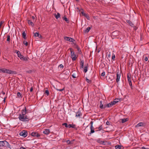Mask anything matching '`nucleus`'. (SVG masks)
<instances>
[{
	"mask_svg": "<svg viewBox=\"0 0 149 149\" xmlns=\"http://www.w3.org/2000/svg\"><path fill=\"white\" fill-rule=\"evenodd\" d=\"M106 107H107V104H104L103 105V109L105 108Z\"/></svg>",
	"mask_w": 149,
	"mask_h": 149,
	"instance_id": "obj_43",
	"label": "nucleus"
},
{
	"mask_svg": "<svg viewBox=\"0 0 149 149\" xmlns=\"http://www.w3.org/2000/svg\"><path fill=\"white\" fill-rule=\"evenodd\" d=\"M17 96L19 97H22V95L20 92H18L17 93Z\"/></svg>",
	"mask_w": 149,
	"mask_h": 149,
	"instance_id": "obj_36",
	"label": "nucleus"
},
{
	"mask_svg": "<svg viewBox=\"0 0 149 149\" xmlns=\"http://www.w3.org/2000/svg\"><path fill=\"white\" fill-rule=\"evenodd\" d=\"M23 43L24 45H25L26 46L28 45V43L26 41H24Z\"/></svg>",
	"mask_w": 149,
	"mask_h": 149,
	"instance_id": "obj_37",
	"label": "nucleus"
},
{
	"mask_svg": "<svg viewBox=\"0 0 149 149\" xmlns=\"http://www.w3.org/2000/svg\"><path fill=\"white\" fill-rule=\"evenodd\" d=\"M10 40V38H7V41H9Z\"/></svg>",
	"mask_w": 149,
	"mask_h": 149,
	"instance_id": "obj_54",
	"label": "nucleus"
},
{
	"mask_svg": "<svg viewBox=\"0 0 149 149\" xmlns=\"http://www.w3.org/2000/svg\"><path fill=\"white\" fill-rule=\"evenodd\" d=\"M143 123L142 122H140L137 125H136V127H141L143 126Z\"/></svg>",
	"mask_w": 149,
	"mask_h": 149,
	"instance_id": "obj_12",
	"label": "nucleus"
},
{
	"mask_svg": "<svg viewBox=\"0 0 149 149\" xmlns=\"http://www.w3.org/2000/svg\"><path fill=\"white\" fill-rule=\"evenodd\" d=\"M105 72H103L101 73V75L103 77L105 75Z\"/></svg>",
	"mask_w": 149,
	"mask_h": 149,
	"instance_id": "obj_41",
	"label": "nucleus"
},
{
	"mask_svg": "<svg viewBox=\"0 0 149 149\" xmlns=\"http://www.w3.org/2000/svg\"><path fill=\"white\" fill-rule=\"evenodd\" d=\"M3 23V21H1V22H0V25H1V26L2 24Z\"/></svg>",
	"mask_w": 149,
	"mask_h": 149,
	"instance_id": "obj_52",
	"label": "nucleus"
},
{
	"mask_svg": "<svg viewBox=\"0 0 149 149\" xmlns=\"http://www.w3.org/2000/svg\"><path fill=\"white\" fill-rule=\"evenodd\" d=\"M102 126H100V127H99L98 128V129L100 131V130H102Z\"/></svg>",
	"mask_w": 149,
	"mask_h": 149,
	"instance_id": "obj_44",
	"label": "nucleus"
},
{
	"mask_svg": "<svg viewBox=\"0 0 149 149\" xmlns=\"http://www.w3.org/2000/svg\"><path fill=\"white\" fill-rule=\"evenodd\" d=\"M86 79L87 82L88 83H89V82H90V80L87 77L86 78Z\"/></svg>",
	"mask_w": 149,
	"mask_h": 149,
	"instance_id": "obj_46",
	"label": "nucleus"
},
{
	"mask_svg": "<svg viewBox=\"0 0 149 149\" xmlns=\"http://www.w3.org/2000/svg\"><path fill=\"white\" fill-rule=\"evenodd\" d=\"M113 104V105L115 104L116 103L118 102V101H115L114 100L113 102H111Z\"/></svg>",
	"mask_w": 149,
	"mask_h": 149,
	"instance_id": "obj_40",
	"label": "nucleus"
},
{
	"mask_svg": "<svg viewBox=\"0 0 149 149\" xmlns=\"http://www.w3.org/2000/svg\"><path fill=\"white\" fill-rule=\"evenodd\" d=\"M88 66H86L85 67L84 70V72L86 73L88 71Z\"/></svg>",
	"mask_w": 149,
	"mask_h": 149,
	"instance_id": "obj_22",
	"label": "nucleus"
},
{
	"mask_svg": "<svg viewBox=\"0 0 149 149\" xmlns=\"http://www.w3.org/2000/svg\"><path fill=\"white\" fill-rule=\"evenodd\" d=\"M5 145L6 147L9 148L10 149H11L12 148V146L10 145L9 143L6 141Z\"/></svg>",
	"mask_w": 149,
	"mask_h": 149,
	"instance_id": "obj_10",
	"label": "nucleus"
},
{
	"mask_svg": "<svg viewBox=\"0 0 149 149\" xmlns=\"http://www.w3.org/2000/svg\"><path fill=\"white\" fill-rule=\"evenodd\" d=\"M22 35L23 37H26V33L24 31L23 32Z\"/></svg>",
	"mask_w": 149,
	"mask_h": 149,
	"instance_id": "obj_33",
	"label": "nucleus"
},
{
	"mask_svg": "<svg viewBox=\"0 0 149 149\" xmlns=\"http://www.w3.org/2000/svg\"><path fill=\"white\" fill-rule=\"evenodd\" d=\"M28 23L29 25L31 26H34L33 23L30 20H28Z\"/></svg>",
	"mask_w": 149,
	"mask_h": 149,
	"instance_id": "obj_16",
	"label": "nucleus"
},
{
	"mask_svg": "<svg viewBox=\"0 0 149 149\" xmlns=\"http://www.w3.org/2000/svg\"><path fill=\"white\" fill-rule=\"evenodd\" d=\"M66 143L68 144H71L72 143V142L71 141H70L69 140H67L66 141Z\"/></svg>",
	"mask_w": 149,
	"mask_h": 149,
	"instance_id": "obj_34",
	"label": "nucleus"
},
{
	"mask_svg": "<svg viewBox=\"0 0 149 149\" xmlns=\"http://www.w3.org/2000/svg\"><path fill=\"white\" fill-rule=\"evenodd\" d=\"M128 120V118H123L121 119V122L122 123H124L125 122L127 121Z\"/></svg>",
	"mask_w": 149,
	"mask_h": 149,
	"instance_id": "obj_15",
	"label": "nucleus"
},
{
	"mask_svg": "<svg viewBox=\"0 0 149 149\" xmlns=\"http://www.w3.org/2000/svg\"><path fill=\"white\" fill-rule=\"evenodd\" d=\"M6 141H0V147H3L5 145Z\"/></svg>",
	"mask_w": 149,
	"mask_h": 149,
	"instance_id": "obj_11",
	"label": "nucleus"
},
{
	"mask_svg": "<svg viewBox=\"0 0 149 149\" xmlns=\"http://www.w3.org/2000/svg\"><path fill=\"white\" fill-rule=\"evenodd\" d=\"M144 60L146 61H147L148 60V58L147 57H145Z\"/></svg>",
	"mask_w": 149,
	"mask_h": 149,
	"instance_id": "obj_47",
	"label": "nucleus"
},
{
	"mask_svg": "<svg viewBox=\"0 0 149 149\" xmlns=\"http://www.w3.org/2000/svg\"><path fill=\"white\" fill-rule=\"evenodd\" d=\"M33 90V88L32 87L31 89H30V91L31 92H32Z\"/></svg>",
	"mask_w": 149,
	"mask_h": 149,
	"instance_id": "obj_53",
	"label": "nucleus"
},
{
	"mask_svg": "<svg viewBox=\"0 0 149 149\" xmlns=\"http://www.w3.org/2000/svg\"><path fill=\"white\" fill-rule=\"evenodd\" d=\"M6 98L5 97L4 99V100H3V101L4 102H5V100H6Z\"/></svg>",
	"mask_w": 149,
	"mask_h": 149,
	"instance_id": "obj_57",
	"label": "nucleus"
},
{
	"mask_svg": "<svg viewBox=\"0 0 149 149\" xmlns=\"http://www.w3.org/2000/svg\"><path fill=\"white\" fill-rule=\"evenodd\" d=\"M65 39L70 42H73V43H75V40L73 38H64Z\"/></svg>",
	"mask_w": 149,
	"mask_h": 149,
	"instance_id": "obj_8",
	"label": "nucleus"
},
{
	"mask_svg": "<svg viewBox=\"0 0 149 149\" xmlns=\"http://www.w3.org/2000/svg\"><path fill=\"white\" fill-rule=\"evenodd\" d=\"M74 126H75L74 125H73L72 124H69V125L68 128H70L72 127V128H74Z\"/></svg>",
	"mask_w": 149,
	"mask_h": 149,
	"instance_id": "obj_29",
	"label": "nucleus"
},
{
	"mask_svg": "<svg viewBox=\"0 0 149 149\" xmlns=\"http://www.w3.org/2000/svg\"><path fill=\"white\" fill-rule=\"evenodd\" d=\"M113 106V104L111 102L107 104V107L108 108H109L112 107Z\"/></svg>",
	"mask_w": 149,
	"mask_h": 149,
	"instance_id": "obj_18",
	"label": "nucleus"
},
{
	"mask_svg": "<svg viewBox=\"0 0 149 149\" xmlns=\"http://www.w3.org/2000/svg\"><path fill=\"white\" fill-rule=\"evenodd\" d=\"M90 130L91 132L90 133V134H91L95 132V130L94 128V127L93 126H92L91 127H90Z\"/></svg>",
	"mask_w": 149,
	"mask_h": 149,
	"instance_id": "obj_13",
	"label": "nucleus"
},
{
	"mask_svg": "<svg viewBox=\"0 0 149 149\" xmlns=\"http://www.w3.org/2000/svg\"><path fill=\"white\" fill-rule=\"evenodd\" d=\"M32 18L33 19H34L35 18V17L34 16H32Z\"/></svg>",
	"mask_w": 149,
	"mask_h": 149,
	"instance_id": "obj_59",
	"label": "nucleus"
},
{
	"mask_svg": "<svg viewBox=\"0 0 149 149\" xmlns=\"http://www.w3.org/2000/svg\"><path fill=\"white\" fill-rule=\"evenodd\" d=\"M81 112L79 111H78L76 113V116L77 117H79L80 116Z\"/></svg>",
	"mask_w": 149,
	"mask_h": 149,
	"instance_id": "obj_17",
	"label": "nucleus"
},
{
	"mask_svg": "<svg viewBox=\"0 0 149 149\" xmlns=\"http://www.w3.org/2000/svg\"><path fill=\"white\" fill-rule=\"evenodd\" d=\"M106 124L107 125H110V123L109 122L107 121L106 122Z\"/></svg>",
	"mask_w": 149,
	"mask_h": 149,
	"instance_id": "obj_50",
	"label": "nucleus"
},
{
	"mask_svg": "<svg viewBox=\"0 0 149 149\" xmlns=\"http://www.w3.org/2000/svg\"><path fill=\"white\" fill-rule=\"evenodd\" d=\"M84 65V61L83 60L81 61L80 62V67L81 68H83Z\"/></svg>",
	"mask_w": 149,
	"mask_h": 149,
	"instance_id": "obj_20",
	"label": "nucleus"
},
{
	"mask_svg": "<svg viewBox=\"0 0 149 149\" xmlns=\"http://www.w3.org/2000/svg\"><path fill=\"white\" fill-rule=\"evenodd\" d=\"M141 149H146V148L145 147H142L141 148Z\"/></svg>",
	"mask_w": 149,
	"mask_h": 149,
	"instance_id": "obj_55",
	"label": "nucleus"
},
{
	"mask_svg": "<svg viewBox=\"0 0 149 149\" xmlns=\"http://www.w3.org/2000/svg\"><path fill=\"white\" fill-rule=\"evenodd\" d=\"M15 52L16 53L18 56L19 58L23 61H26L27 60V58L26 57H25L24 56L22 55L19 51L16 50Z\"/></svg>",
	"mask_w": 149,
	"mask_h": 149,
	"instance_id": "obj_3",
	"label": "nucleus"
},
{
	"mask_svg": "<svg viewBox=\"0 0 149 149\" xmlns=\"http://www.w3.org/2000/svg\"><path fill=\"white\" fill-rule=\"evenodd\" d=\"M50 132L49 129H45L43 132V133L46 134H48Z\"/></svg>",
	"mask_w": 149,
	"mask_h": 149,
	"instance_id": "obj_9",
	"label": "nucleus"
},
{
	"mask_svg": "<svg viewBox=\"0 0 149 149\" xmlns=\"http://www.w3.org/2000/svg\"><path fill=\"white\" fill-rule=\"evenodd\" d=\"M91 29V28L90 27H88L84 31V33H86L88 32Z\"/></svg>",
	"mask_w": 149,
	"mask_h": 149,
	"instance_id": "obj_14",
	"label": "nucleus"
},
{
	"mask_svg": "<svg viewBox=\"0 0 149 149\" xmlns=\"http://www.w3.org/2000/svg\"><path fill=\"white\" fill-rule=\"evenodd\" d=\"M129 81V84L131 88H132V83L131 81Z\"/></svg>",
	"mask_w": 149,
	"mask_h": 149,
	"instance_id": "obj_32",
	"label": "nucleus"
},
{
	"mask_svg": "<svg viewBox=\"0 0 149 149\" xmlns=\"http://www.w3.org/2000/svg\"><path fill=\"white\" fill-rule=\"evenodd\" d=\"M119 99H116L114 101H118V102L119 101Z\"/></svg>",
	"mask_w": 149,
	"mask_h": 149,
	"instance_id": "obj_51",
	"label": "nucleus"
},
{
	"mask_svg": "<svg viewBox=\"0 0 149 149\" xmlns=\"http://www.w3.org/2000/svg\"><path fill=\"white\" fill-rule=\"evenodd\" d=\"M116 149H121V146L119 145H117L115 146Z\"/></svg>",
	"mask_w": 149,
	"mask_h": 149,
	"instance_id": "obj_26",
	"label": "nucleus"
},
{
	"mask_svg": "<svg viewBox=\"0 0 149 149\" xmlns=\"http://www.w3.org/2000/svg\"><path fill=\"white\" fill-rule=\"evenodd\" d=\"M100 107L101 109H103V105L102 104V101L100 102Z\"/></svg>",
	"mask_w": 149,
	"mask_h": 149,
	"instance_id": "obj_23",
	"label": "nucleus"
},
{
	"mask_svg": "<svg viewBox=\"0 0 149 149\" xmlns=\"http://www.w3.org/2000/svg\"><path fill=\"white\" fill-rule=\"evenodd\" d=\"M63 125L65 126L66 127L68 128L69 125H68L67 123H64L62 124Z\"/></svg>",
	"mask_w": 149,
	"mask_h": 149,
	"instance_id": "obj_28",
	"label": "nucleus"
},
{
	"mask_svg": "<svg viewBox=\"0 0 149 149\" xmlns=\"http://www.w3.org/2000/svg\"><path fill=\"white\" fill-rule=\"evenodd\" d=\"M26 72L28 73H31L32 72V71L31 70H28Z\"/></svg>",
	"mask_w": 149,
	"mask_h": 149,
	"instance_id": "obj_45",
	"label": "nucleus"
},
{
	"mask_svg": "<svg viewBox=\"0 0 149 149\" xmlns=\"http://www.w3.org/2000/svg\"><path fill=\"white\" fill-rule=\"evenodd\" d=\"M63 65L62 64H60L59 65V67L60 68H63Z\"/></svg>",
	"mask_w": 149,
	"mask_h": 149,
	"instance_id": "obj_42",
	"label": "nucleus"
},
{
	"mask_svg": "<svg viewBox=\"0 0 149 149\" xmlns=\"http://www.w3.org/2000/svg\"><path fill=\"white\" fill-rule=\"evenodd\" d=\"M1 34H0V37L1 36Z\"/></svg>",
	"mask_w": 149,
	"mask_h": 149,
	"instance_id": "obj_62",
	"label": "nucleus"
},
{
	"mask_svg": "<svg viewBox=\"0 0 149 149\" xmlns=\"http://www.w3.org/2000/svg\"><path fill=\"white\" fill-rule=\"evenodd\" d=\"M19 135L24 137H26L27 135V132L25 130H23L19 133Z\"/></svg>",
	"mask_w": 149,
	"mask_h": 149,
	"instance_id": "obj_5",
	"label": "nucleus"
},
{
	"mask_svg": "<svg viewBox=\"0 0 149 149\" xmlns=\"http://www.w3.org/2000/svg\"><path fill=\"white\" fill-rule=\"evenodd\" d=\"M84 16H85L88 19H89V17L88 15L86 14V13H84Z\"/></svg>",
	"mask_w": 149,
	"mask_h": 149,
	"instance_id": "obj_30",
	"label": "nucleus"
},
{
	"mask_svg": "<svg viewBox=\"0 0 149 149\" xmlns=\"http://www.w3.org/2000/svg\"><path fill=\"white\" fill-rule=\"evenodd\" d=\"M63 19L65 20L67 22H69V20L68 18H67L65 16H64L63 17Z\"/></svg>",
	"mask_w": 149,
	"mask_h": 149,
	"instance_id": "obj_25",
	"label": "nucleus"
},
{
	"mask_svg": "<svg viewBox=\"0 0 149 149\" xmlns=\"http://www.w3.org/2000/svg\"><path fill=\"white\" fill-rule=\"evenodd\" d=\"M115 55L114 54H113L112 56V59L113 60H115Z\"/></svg>",
	"mask_w": 149,
	"mask_h": 149,
	"instance_id": "obj_35",
	"label": "nucleus"
},
{
	"mask_svg": "<svg viewBox=\"0 0 149 149\" xmlns=\"http://www.w3.org/2000/svg\"><path fill=\"white\" fill-rule=\"evenodd\" d=\"M127 22L129 23L130 25V26H133L134 25H133V24L132 23V22L130 21L129 20H127Z\"/></svg>",
	"mask_w": 149,
	"mask_h": 149,
	"instance_id": "obj_27",
	"label": "nucleus"
},
{
	"mask_svg": "<svg viewBox=\"0 0 149 149\" xmlns=\"http://www.w3.org/2000/svg\"><path fill=\"white\" fill-rule=\"evenodd\" d=\"M72 76L73 78H75L76 77V74L75 73H73V74H72Z\"/></svg>",
	"mask_w": 149,
	"mask_h": 149,
	"instance_id": "obj_38",
	"label": "nucleus"
},
{
	"mask_svg": "<svg viewBox=\"0 0 149 149\" xmlns=\"http://www.w3.org/2000/svg\"><path fill=\"white\" fill-rule=\"evenodd\" d=\"M45 93L47 94V95H48L49 94V92L48 90H46L45 91Z\"/></svg>",
	"mask_w": 149,
	"mask_h": 149,
	"instance_id": "obj_39",
	"label": "nucleus"
},
{
	"mask_svg": "<svg viewBox=\"0 0 149 149\" xmlns=\"http://www.w3.org/2000/svg\"><path fill=\"white\" fill-rule=\"evenodd\" d=\"M0 72L10 74H16L17 73L15 71H13L6 68H0Z\"/></svg>",
	"mask_w": 149,
	"mask_h": 149,
	"instance_id": "obj_2",
	"label": "nucleus"
},
{
	"mask_svg": "<svg viewBox=\"0 0 149 149\" xmlns=\"http://www.w3.org/2000/svg\"><path fill=\"white\" fill-rule=\"evenodd\" d=\"M71 56L72 61H75L76 59V55L74 52L71 50L70 49Z\"/></svg>",
	"mask_w": 149,
	"mask_h": 149,
	"instance_id": "obj_4",
	"label": "nucleus"
},
{
	"mask_svg": "<svg viewBox=\"0 0 149 149\" xmlns=\"http://www.w3.org/2000/svg\"><path fill=\"white\" fill-rule=\"evenodd\" d=\"M27 113L26 107L22 109L21 111V113L19 114L18 118L21 121L23 122L28 121L29 119L26 114Z\"/></svg>",
	"mask_w": 149,
	"mask_h": 149,
	"instance_id": "obj_1",
	"label": "nucleus"
},
{
	"mask_svg": "<svg viewBox=\"0 0 149 149\" xmlns=\"http://www.w3.org/2000/svg\"><path fill=\"white\" fill-rule=\"evenodd\" d=\"M34 35L33 36L35 37H39L40 34L38 32H36L35 33H33Z\"/></svg>",
	"mask_w": 149,
	"mask_h": 149,
	"instance_id": "obj_21",
	"label": "nucleus"
},
{
	"mask_svg": "<svg viewBox=\"0 0 149 149\" xmlns=\"http://www.w3.org/2000/svg\"><path fill=\"white\" fill-rule=\"evenodd\" d=\"M120 73L119 72H117L116 74V81L118 82L120 80Z\"/></svg>",
	"mask_w": 149,
	"mask_h": 149,
	"instance_id": "obj_6",
	"label": "nucleus"
},
{
	"mask_svg": "<svg viewBox=\"0 0 149 149\" xmlns=\"http://www.w3.org/2000/svg\"><path fill=\"white\" fill-rule=\"evenodd\" d=\"M76 48L77 49L78 52L79 53H80L81 52V50L80 49V48L78 46H77Z\"/></svg>",
	"mask_w": 149,
	"mask_h": 149,
	"instance_id": "obj_31",
	"label": "nucleus"
},
{
	"mask_svg": "<svg viewBox=\"0 0 149 149\" xmlns=\"http://www.w3.org/2000/svg\"><path fill=\"white\" fill-rule=\"evenodd\" d=\"M64 90V89H57L58 91H63Z\"/></svg>",
	"mask_w": 149,
	"mask_h": 149,
	"instance_id": "obj_48",
	"label": "nucleus"
},
{
	"mask_svg": "<svg viewBox=\"0 0 149 149\" xmlns=\"http://www.w3.org/2000/svg\"><path fill=\"white\" fill-rule=\"evenodd\" d=\"M81 13L83 14V15H84V13H84V12H83V11H82V12H81Z\"/></svg>",
	"mask_w": 149,
	"mask_h": 149,
	"instance_id": "obj_56",
	"label": "nucleus"
},
{
	"mask_svg": "<svg viewBox=\"0 0 149 149\" xmlns=\"http://www.w3.org/2000/svg\"><path fill=\"white\" fill-rule=\"evenodd\" d=\"M31 134L33 136H36L37 137H39L40 136L39 134L35 132H32Z\"/></svg>",
	"mask_w": 149,
	"mask_h": 149,
	"instance_id": "obj_7",
	"label": "nucleus"
},
{
	"mask_svg": "<svg viewBox=\"0 0 149 149\" xmlns=\"http://www.w3.org/2000/svg\"><path fill=\"white\" fill-rule=\"evenodd\" d=\"M65 149H70L69 148H65Z\"/></svg>",
	"mask_w": 149,
	"mask_h": 149,
	"instance_id": "obj_61",
	"label": "nucleus"
},
{
	"mask_svg": "<svg viewBox=\"0 0 149 149\" xmlns=\"http://www.w3.org/2000/svg\"><path fill=\"white\" fill-rule=\"evenodd\" d=\"M7 37H10V36H7Z\"/></svg>",
	"mask_w": 149,
	"mask_h": 149,
	"instance_id": "obj_63",
	"label": "nucleus"
},
{
	"mask_svg": "<svg viewBox=\"0 0 149 149\" xmlns=\"http://www.w3.org/2000/svg\"><path fill=\"white\" fill-rule=\"evenodd\" d=\"M55 17L56 19H58L60 17V15L59 13H58L57 14L55 15Z\"/></svg>",
	"mask_w": 149,
	"mask_h": 149,
	"instance_id": "obj_19",
	"label": "nucleus"
},
{
	"mask_svg": "<svg viewBox=\"0 0 149 149\" xmlns=\"http://www.w3.org/2000/svg\"><path fill=\"white\" fill-rule=\"evenodd\" d=\"M108 57H109L110 56V54L108 55Z\"/></svg>",
	"mask_w": 149,
	"mask_h": 149,
	"instance_id": "obj_60",
	"label": "nucleus"
},
{
	"mask_svg": "<svg viewBox=\"0 0 149 149\" xmlns=\"http://www.w3.org/2000/svg\"><path fill=\"white\" fill-rule=\"evenodd\" d=\"M66 37V38H67V37H67V36H65V37Z\"/></svg>",
	"mask_w": 149,
	"mask_h": 149,
	"instance_id": "obj_64",
	"label": "nucleus"
},
{
	"mask_svg": "<svg viewBox=\"0 0 149 149\" xmlns=\"http://www.w3.org/2000/svg\"><path fill=\"white\" fill-rule=\"evenodd\" d=\"M2 94H3V95H4L5 94V93L4 92H2Z\"/></svg>",
	"mask_w": 149,
	"mask_h": 149,
	"instance_id": "obj_58",
	"label": "nucleus"
},
{
	"mask_svg": "<svg viewBox=\"0 0 149 149\" xmlns=\"http://www.w3.org/2000/svg\"><path fill=\"white\" fill-rule=\"evenodd\" d=\"M127 79L128 81H131V75L130 74L129 75L128 74L127 75Z\"/></svg>",
	"mask_w": 149,
	"mask_h": 149,
	"instance_id": "obj_24",
	"label": "nucleus"
},
{
	"mask_svg": "<svg viewBox=\"0 0 149 149\" xmlns=\"http://www.w3.org/2000/svg\"><path fill=\"white\" fill-rule=\"evenodd\" d=\"M93 122L92 121H91L90 122V124H91V127L92 126H93Z\"/></svg>",
	"mask_w": 149,
	"mask_h": 149,
	"instance_id": "obj_49",
	"label": "nucleus"
}]
</instances>
